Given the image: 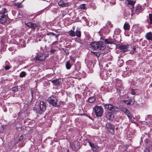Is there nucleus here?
Wrapping results in <instances>:
<instances>
[{
	"label": "nucleus",
	"instance_id": "nucleus-1",
	"mask_svg": "<svg viewBox=\"0 0 152 152\" xmlns=\"http://www.w3.org/2000/svg\"><path fill=\"white\" fill-rule=\"evenodd\" d=\"M96 138H97L96 137H94L91 138L90 139H87L86 140L87 142L89 143V145L91 147V150L94 152L97 151L99 148L97 143H94L95 142V139Z\"/></svg>",
	"mask_w": 152,
	"mask_h": 152
},
{
	"label": "nucleus",
	"instance_id": "nucleus-2",
	"mask_svg": "<svg viewBox=\"0 0 152 152\" xmlns=\"http://www.w3.org/2000/svg\"><path fill=\"white\" fill-rule=\"evenodd\" d=\"M47 101L49 104L53 106H57L58 98L57 96L55 95H52L48 99Z\"/></svg>",
	"mask_w": 152,
	"mask_h": 152
},
{
	"label": "nucleus",
	"instance_id": "nucleus-3",
	"mask_svg": "<svg viewBox=\"0 0 152 152\" xmlns=\"http://www.w3.org/2000/svg\"><path fill=\"white\" fill-rule=\"evenodd\" d=\"M90 45L95 49L104 50L106 48L105 45L101 42H94L91 43Z\"/></svg>",
	"mask_w": 152,
	"mask_h": 152
},
{
	"label": "nucleus",
	"instance_id": "nucleus-4",
	"mask_svg": "<svg viewBox=\"0 0 152 152\" xmlns=\"http://www.w3.org/2000/svg\"><path fill=\"white\" fill-rule=\"evenodd\" d=\"M7 11L5 8L0 12V21L1 23H5L7 20Z\"/></svg>",
	"mask_w": 152,
	"mask_h": 152
},
{
	"label": "nucleus",
	"instance_id": "nucleus-5",
	"mask_svg": "<svg viewBox=\"0 0 152 152\" xmlns=\"http://www.w3.org/2000/svg\"><path fill=\"white\" fill-rule=\"evenodd\" d=\"M94 110L97 117H101L102 116L103 110L101 106H95L94 108Z\"/></svg>",
	"mask_w": 152,
	"mask_h": 152
},
{
	"label": "nucleus",
	"instance_id": "nucleus-6",
	"mask_svg": "<svg viewBox=\"0 0 152 152\" xmlns=\"http://www.w3.org/2000/svg\"><path fill=\"white\" fill-rule=\"evenodd\" d=\"M104 106L105 108L112 111H117L118 110L117 107L110 104H106Z\"/></svg>",
	"mask_w": 152,
	"mask_h": 152
},
{
	"label": "nucleus",
	"instance_id": "nucleus-7",
	"mask_svg": "<svg viewBox=\"0 0 152 152\" xmlns=\"http://www.w3.org/2000/svg\"><path fill=\"white\" fill-rule=\"evenodd\" d=\"M117 47L120 49L121 50L122 52H125L130 51L129 49V47H131L129 45L126 46L124 45H118Z\"/></svg>",
	"mask_w": 152,
	"mask_h": 152
},
{
	"label": "nucleus",
	"instance_id": "nucleus-8",
	"mask_svg": "<svg viewBox=\"0 0 152 152\" xmlns=\"http://www.w3.org/2000/svg\"><path fill=\"white\" fill-rule=\"evenodd\" d=\"M106 127L110 133L114 134V127L113 125L107 122L106 124Z\"/></svg>",
	"mask_w": 152,
	"mask_h": 152
},
{
	"label": "nucleus",
	"instance_id": "nucleus-9",
	"mask_svg": "<svg viewBox=\"0 0 152 152\" xmlns=\"http://www.w3.org/2000/svg\"><path fill=\"white\" fill-rule=\"evenodd\" d=\"M46 57L44 54H42L41 55H38L36 56L34 58L35 61H44Z\"/></svg>",
	"mask_w": 152,
	"mask_h": 152
},
{
	"label": "nucleus",
	"instance_id": "nucleus-10",
	"mask_svg": "<svg viewBox=\"0 0 152 152\" xmlns=\"http://www.w3.org/2000/svg\"><path fill=\"white\" fill-rule=\"evenodd\" d=\"M26 25L33 29H35L36 28H38L39 25L38 24L34 23L31 22L28 23H26Z\"/></svg>",
	"mask_w": 152,
	"mask_h": 152
},
{
	"label": "nucleus",
	"instance_id": "nucleus-11",
	"mask_svg": "<svg viewBox=\"0 0 152 152\" xmlns=\"http://www.w3.org/2000/svg\"><path fill=\"white\" fill-rule=\"evenodd\" d=\"M39 108L40 110L42 112H44L46 109V103L43 101H41L39 102Z\"/></svg>",
	"mask_w": 152,
	"mask_h": 152
},
{
	"label": "nucleus",
	"instance_id": "nucleus-12",
	"mask_svg": "<svg viewBox=\"0 0 152 152\" xmlns=\"http://www.w3.org/2000/svg\"><path fill=\"white\" fill-rule=\"evenodd\" d=\"M125 2L129 5V7L132 11V9L134 8L135 2L131 0H125Z\"/></svg>",
	"mask_w": 152,
	"mask_h": 152
},
{
	"label": "nucleus",
	"instance_id": "nucleus-13",
	"mask_svg": "<svg viewBox=\"0 0 152 152\" xmlns=\"http://www.w3.org/2000/svg\"><path fill=\"white\" fill-rule=\"evenodd\" d=\"M4 66L3 65V66L4 67V69L6 70H7L10 69L12 67V66L10 64V63L7 61H6L4 64Z\"/></svg>",
	"mask_w": 152,
	"mask_h": 152
},
{
	"label": "nucleus",
	"instance_id": "nucleus-14",
	"mask_svg": "<svg viewBox=\"0 0 152 152\" xmlns=\"http://www.w3.org/2000/svg\"><path fill=\"white\" fill-rule=\"evenodd\" d=\"M145 37L147 40L152 41V32H149L146 33Z\"/></svg>",
	"mask_w": 152,
	"mask_h": 152
},
{
	"label": "nucleus",
	"instance_id": "nucleus-15",
	"mask_svg": "<svg viewBox=\"0 0 152 152\" xmlns=\"http://www.w3.org/2000/svg\"><path fill=\"white\" fill-rule=\"evenodd\" d=\"M106 117L107 119L110 120H112L114 117L113 113L111 112L107 113L106 115Z\"/></svg>",
	"mask_w": 152,
	"mask_h": 152
},
{
	"label": "nucleus",
	"instance_id": "nucleus-16",
	"mask_svg": "<svg viewBox=\"0 0 152 152\" xmlns=\"http://www.w3.org/2000/svg\"><path fill=\"white\" fill-rule=\"evenodd\" d=\"M123 111H124L125 114L131 120L132 119L131 115L129 110L127 109L124 108L123 109Z\"/></svg>",
	"mask_w": 152,
	"mask_h": 152
},
{
	"label": "nucleus",
	"instance_id": "nucleus-17",
	"mask_svg": "<svg viewBox=\"0 0 152 152\" xmlns=\"http://www.w3.org/2000/svg\"><path fill=\"white\" fill-rule=\"evenodd\" d=\"M58 4L62 7H65L67 6L68 5V3H65L62 0H61L58 2Z\"/></svg>",
	"mask_w": 152,
	"mask_h": 152
},
{
	"label": "nucleus",
	"instance_id": "nucleus-18",
	"mask_svg": "<svg viewBox=\"0 0 152 152\" xmlns=\"http://www.w3.org/2000/svg\"><path fill=\"white\" fill-rule=\"evenodd\" d=\"M50 81L52 82V83H53V85H59L60 82L59 80L57 79H54L53 80H51Z\"/></svg>",
	"mask_w": 152,
	"mask_h": 152
},
{
	"label": "nucleus",
	"instance_id": "nucleus-19",
	"mask_svg": "<svg viewBox=\"0 0 152 152\" xmlns=\"http://www.w3.org/2000/svg\"><path fill=\"white\" fill-rule=\"evenodd\" d=\"M124 28L125 30H128L130 29V26L128 23L126 22L124 26Z\"/></svg>",
	"mask_w": 152,
	"mask_h": 152
},
{
	"label": "nucleus",
	"instance_id": "nucleus-20",
	"mask_svg": "<svg viewBox=\"0 0 152 152\" xmlns=\"http://www.w3.org/2000/svg\"><path fill=\"white\" fill-rule=\"evenodd\" d=\"M24 0H20V2H17L14 4V6L18 8H21L22 7V5L21 4V3H22Z\"/></svg>",
	"mask_w": 152,
	"mask_h": 152
},
{
	"label": "nucleus",
	"instance_id": "nucleus-21",
	"mask_svg": "<svg viewBox=\"0 0 152 152\" xmlns=\"http://www.w3.org/2000/svg\"><path fill=\"white\" fill-rule=\"evenodd\" d=\"M115 42V39H106L104 40V42L106 44H112L114 43Z\"/></svg>",
	"mask_w": 152,
	"mask_h": 152
},
{
	"label": "nucleus",
	"instance_id": "nucleus-22",
	"mask_svg": "<svg viewBox=\"0 0 152 152\" xmlns=\"http://www.w3.org/2000/svg\"><path fill=\"white\" fill-rule=\"evenodd\" d=\"M96 100V98L94 96L90 97L88 99V101L90 103H93Z\"/></svg>",
	"mask_w": 152,
	"mask_h": 152
},
{
	"label": "nucleus",
	"instance_id": "nucleus-23",
	"mask_svg": "<svg viewBox=\"0 0 152 152\" xmlns=\"http://www.w3.org/2000/svg\"><path fill=\"white\" fill-rule=\"evenodd\" d=\"M142 9V7L141 6H138L136 9L135 12L136 14H138L141 11Z\"/></svg>",
	"mask_w": 152,
	"mask_h": 152
},
{
	"label": "nucleus",
	"instance_id": "nucleus-24",
	"mask_svg": "<svg viewBox=\"0 0 152 152\" xmlns=\"http://www.w3.org/2000/svg\"><path fill=\"white\" fill-rule=\"evenodd\" d=\"M75 35L78 38L80 37L81 36V32L79 29L77 30L75 32Z\"/></svg>",
	"mask_w": 152,
	"mask_h": 152
},
{
	"label": "nucleus",
	"instance_id": "nucleus-25",
	"mask_svg": "<svg viewBox=\"0 0 152 152\" xmlns=\"http://www.w3.org/2000/svg\"><path fill=\"white\" fill-rule=\"evenodd\" d=\"M69 34L70 36L72 37H74L75 36V32L72 30L69 31Z\"/></svg>",
	"mask_w": 152,
	"mask_h": 152
},
{
	"label": "nucleus",
	"instance_id": "nucleus-26",
	"mask_svg": "<svg viewBox=\"0 0 152 152\" xmlns=\"http://www.w3.org/2000/svg\"><path fill=\"white\" fill-rule=\"evenodd\" d=\"M91 53L92 55H95L97 57H98L100 55V53L98 52H94L91 51Z\"/></svg>",
	"mask_w": 152,
	"mask_h": 152
},
{
	"label": "nucleus",
	"instance_id": "nucleus-27",
	"mask_svg": "<svg viewBox=\"0 0 152 152\" xmlns=\"http://www.w3.org/2000/svg\"><path fill=\"white\" fill-rule=\"evenodd\" d=\"M66 67L68 69H69L71 68V66L69 61H67L66 62Z\"/></svg>",
	"mask_w": 152,
	"mask_h": 152
},
{
	"label": "nucleus",
	"instance_id": "nucleus-28",
	"mask_svg": "<svg viewBox=\"0 0 152 152\" xmlns=\"http://www.w3.org/2000/svg\"><path fill=\"white\" fill-rule=\"evenodd\" d=\"M26 74V72L24 71L22 72L20 74L19 76L20 77H25Z\"/></svg>",
	"mask_w": 152,
	"mask_h": 152
},
{
	"label": "nucleus",
	"instance_id": "nucleus-29",
	"mask_svg": "<svg viewBox=\"0 0 152 152\" xmlns=\"http://www.w3.org/2000/svg\"><path fill=\"white\" fill-rule=\"evenodd\" d=\"M149 18L150 20L149 23L152 24V14L150 13L149 14Z\"/></svg>",
	"mask_w": 152,
	"mask_h": 152
},
{
	"label": "nucleus",
	"instance_id": "nucleus-30",
	"mask_svg": "<svg viewBox=\"0 0 152 152\" xmlns=\"http://www.w3.org/2000/svg\"><path fill=\"white\" fill-rule=\"evenodd\" d=\"M131 100H124L123 101L124 103H125L127 105H130L131 102L132 101Z\"/></svg>",
	"mask_w": 152,
	"mask_h": 152
},
{
	"label": "nucleus",
	"instance_id": "nucleus-31",
	"mask_svg": "<svg viewBox=\"0 0 152 152\" xmlns=\"http://www.w3.org/2000/svg\"><path fill=\"white\" fill-rule=\"evenodd\" d=\"M12 90L14 93L18 91V87L15 86L14 87L12 88Z\"/></svg>",
	"mask_w": 152,
	"mask_h": 152
},
{
	"label": "nucleus",
	"instance_id": "nucleus-32",
	"mask_svg": "<svg viewBox=\"0 0 152 152\" xmlns=\"http://www.w3.org/2000/svg\"><path fill=\"white\" fill-rule=\"evenodd\" d=\"M106 25V26H107L108 27L111 28L113 27V25L111 24L110 22L109 21L107 22Z\"/></svg>",
	"mask_w": 152,
	"mask_h": 152
},
{
	"label": "nucleus",
	"instance_id": "nucleus-33",
	"mask_svg": "<svg viewBox=\"0 0 152 152\" xmlns=\"http://www.w3.org/2000/svg\"><path fill=\"white\" fill-rule=\"evenodd\" d=\"M77 72V70L75 69L72 73L73 75L75 74L76 76V77H77V76H78L79 74L76 73Z\"/></svg>",
	"mask_w": 152,
	"mask_h": 152
},
{
	"label": "nucleus",
	"instance_id": "nucleus-34",
	"mask_svg": "<svg viewBox=\"0 0 152 152\" xmlns=\"http://www.w3.org/2000/svg\"><path fill=\"white\" fill-rule=\"evenodd\" d=\"M80 8L82 9H86V6L85 4H82L80 6Z\"/></svg>",
	"mask_w": 152,
	"mask_h": 152
},
{
	"label": "nucleus",
	"instance_id": "nucleus-35",
	"mask_svg": "<svg viewBox=\"0 0 152 152\" xmlns=\"http://www.w3.org/2000/svg\"><path fill=\"white\" fill-rule=\"evenodd\" d=\"M23 135H20V137H18V138H16L17 139V141H18V142H19V141H21V140H22V139H23Z\"/></svg>",
	"mask_w": 152,
	"mask_h": 152
},
{
	"label": "nucleus",
	"instance_id": "nucleus-36",
	"mask_svg": "<svg viewBox=\"0 0 152 152\" xmlns=\"http://www.w3.org/2000/svg\"><path fill=\"white\" fill-rule=\"evenodd\" d=\"M50 34L53 35L55 36L58 39V36H59V35H56V34H54V33L53 32H50Z\"/></svg>",
	"mask_w": 152,
	"mask_h": 152
},
{
	"label": "nucleus",
	"instance_id": "nucleus-37",
	"mask_svg": "<svg viewBox=\"0 0 152 152\" xmlns=\"http://www.w3.org/2000/svg\"><path fill=\"white\" fill-rule=\"evenodd\" d=\"M136 48L135 47H133V50H132L130 52V53L131 54H133L134 53V52H135Z\"/></svg>",
	"mask_w": 152,
	"mask_h": 152
},
{
	"label": "nucleus",
	"instance_id": "nucleus-38",
	"mask_svg": "<svg viewBox=\"0 0 152 152\" xmlns=\"http://www.w3.org/2000/svg\"><path fill=\"white\" fill-rule=\"evenodd\" d=\"M82 20H84L86 22H87L88 21V20L85 17H83L82 18Z\"/></svg>",
	"mask_w": 152,
	"mask_h": 152
},
{
	"label": "nucleus",
	"instance_id": "nucleus-39",
	"mask_svg": "<svg viewBox=\"0 0 152 152\" xmlns=\"http://www.w3.org/2000/svg\"><path fill=\"white\" fill-rule=\"evenodd\" d=\"M56 51V50L51 49L50 50V52H51V53L53 54L55 53Z\"/></svg>",
	"mask_w": 152,
	"mask_h": 152
},
{
	"label": "nucleus",
	"instance_id": "nucleus-40",
	"mask_svg": "<svg viewBox=\"0 0 152 152\" xmlns=\"http://www.w3.org/2000/svg\"><path fill=\"white\" fill-rule=\"evenodd\" d=\"M25 143L23 142L22 144H20V146L23 147L25 145Z\"/></svg>",
	"mask_w": 152,
	"mask_h": 152
},
{
	"label": "nucleus",
	"instance_id": "nucleus-41",
	"mask_svg": "<svg viewBox=\"0 0 152 152\" xmlns=\"http://www.w3.org/2000/svg\"><path fill=\"white\" fill-rule=\"evenodd\" d=\"M148 139H146L145 140H144V142L146 143H147L148 142Z\"/></svg>",
	"mask_w": 152,
	"mask_h": 152
},
{
	"label": "nucleus",
	"instance_id": "nucleus-42",
	"mask_svg": "<svg viewBox=\"0 0 152 152\" xmlns=\"http://www.w3.org/2000/svg\"><path fill=\"white\" fill-rule=\"evenodd\" d=\"M145 152H149V151L148 149H145Z\"/></svg>",
	"mask_w": 152,
	"mask_h": 152
},
{
	"label": "nucleus",
	"instance_id": "nucleus-43",
	"mask_svg": "<svg viewBox=\"0 0 152 152\" xmlns=\"http://www.w3.org/2000/svg\"><path fill=\"white\" fill-rule=\"evenodd\" d=\"M33 93H34V91H31V96H32V98L33 97Z\"/></svg>",
	"mask_w": 152,
	"mask_h": 152
},
{
	"label": "nucleus",
	"instance_id": "nucleus-44",
	"mask_svg": "<svg viewBox=\"0 0 152 152\" xmlns=\"http://www.w3.org/2000/svg\"><path fill=\"white\" fill-rule=\"evenodd\" d=\"M66 53V55H68L69 54V52L68 51H65Z\"/></svg>",
	"mask_w": 152,
	"mask_h": 152
},
{
	"label": "nucleus",
	"instance_id": "nucleus-45",
	"mask_svg": "<svg viewBox=\"0 0 152 152\" xmlns=\"http://www.w3.org/2000/svg\"><path fill=\"white\" fill-rule=\"evenodd\" d=\"M34 14H33V15H29V16H34Z\"/></svg>",
	"mask_w": 152,
	"mask_h": 152
},
{
	"label": "nucleus",
	"instance_id": "nucleus-46",
	"mask_svg": "<svg viewBox=\"0 0 152 152\" xmlns=\"http://www.w3.org/2000/svg\"><path fill=\"white\" fill-rule=\"evenodd\" d=\"M9 50L11 51V48H9Z\"/></svg>",
	"mask_w": 152,
	"mask_h": 152
},
{
	"label": "nucleus",
	"instance_id": "nucleus-47",
	"mask_svg": "<svg viewBox=\"0 0 152 152\" xmlns=\"http://www.w3.org/2000/svg\"><path fill=\"white\" fill-rule=\"evenodd\" d=\"M142 137H141V141H142Z\"/></svg>",
	"mask_w": 152,
	"mask_h": 152
},
{
	"label": "nucleus",
	"instance_id": "nucleus-48",
	"mask_svg": "<svg viewBox=\"0 0 152 152\" xmlns=\"http://www.w3.org/2000/svg\"><path fill=\"white\" fill-rule=\"evenodd\" d=\"M76 142H75L74 143H73L72 144L73 145L74 143H76Z\"/></svg>",
	"mask_w": 152,
	"mask_h": 152
}]
</instances>
